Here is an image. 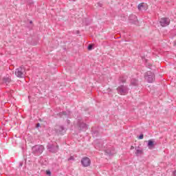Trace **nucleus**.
<instances>
[{
	"mask_svg": "<svg viewBox=\"0 0 176 176\" xmlns=\"http://www.w3.org/2000/svg\"><path fill=\"white\" fill-rule=\"evenodd\" d=\"M47 175H52V172L50 170H46Z\"/></svg>",
	"mask_w": 176,
	"mask_h": 176,
	"instance_id": "24",
	"label": "nucleus"
},
{
	"mask_svg": "<svg viewBox=\"0 0 176 176\" xmlns=\"http://www.w3.org/2000/svg\"><path fill=\"white\" fill-rule=\"evenodd\" d=\"M98 6H100V8H102V3H98Z\"/></svg>",
	"mask_w": 176,
	"mask_h": 176,
	"instance_id": "25",
	"label": "nucleus"
},
{
	"mask_svg": "<svg viewBox=\"0 0 176 176\" xmlns=\"http://www.w3.org/2000/svg\"><path fill=\"white\" fill-rule=\"evenodd\" d=\"M15 75L17 78H23L25 76V67L23 65L16 69Z\"/></svg>",
	"mask_w": 176,
	"mask_h": 176,
	"instance_id": "3",
	"label": "nucleus"
},
{
	"mask_svg": "<svg viewBox=\"0 0 176 176\" xmlns=\"http://www.w3.org/2000/svg\"><path fill=\"white\" fill-rule=\"evenodd\" d=\"M131 84L132 85V86H137V85H138V80L135 78H132L131 80Z\"/></svg>",
	"mask_w": 176,
	"mask_h": 176,
	"instance_id": "15",
	"label": "nucleus"
},
{
	"mask_svg": "<svg viewBox=\"0 0 176 176\" xmlns=\"http://www.w3.org/2000/svg\"><path fill=\"white\" fill-rule=\"evenodd\" d=\"M155 145H156V144L155 143V142H153V140H149L148 141L147 146H148V149H153V148H155Z\"/></svg>",
	"mask_w": 176,
	"mask_h": 176,
	"instance_id": "12",
	"label": "nucleus"
},
{
	"mask_svg": "<svg viewBox=\"0 0 176 176\" xmlns=\"http://www.w3.org/2000/svg\"><path fill=\"white\" fill-rule=\"evenodd\" d=\"M43 151H45V146H43V145L37 144L32 148V152L36 156L41 155V153H43Z\"/></svg>",
	"mask_w": 176,
	"mask_h": 176,
	"instance_id": "2",
	"label": "nucleus"
},
{
	"mask_svg": "<svg viewBox=\"0 0 176 176\" xmlns=\"http://www.w3.org/2000/svg\"><path fill=\"white\" fill-rule=\"evenodd\" d=\"M144 78L148 83H153V80H155V74L148 71L144 74Z\"/></svg>",
	"mask_w": 176,
	"mask_h": 176,
	"instance_id": "4",
	"label": "nucleus"
},
{
	"mask_svg": "<svg viewBox=\"0 0 176 176\" xmlns=\"http://www.w3.org/2000/svg\"><path fill=\"white\" fill-rule=\"evenodd\" d=\"M97 135H98V132L96 131L93 133V137H97Z\"/></svg>",
	"mask_w": 176,
	"mask_h": 176,
	"instance_id": "20",
	"label": "nucleus"
},
{
	"mask_svg": "<svg viewBox=\"0 0 176 176\" xmlns=\"http://www.w3.org/2000/svg\"><path fill=\"white\" fill-rule=\"evenodd\" d=\"M142 8H144V4H142V3H140L138 6V10H141V9H142Z\"/></svg>",
	"mask_w": 176,
	"mask_h": 176,
	"instance_id": "19",
	"label": "nucleus"
},
{
	"mask_svg": "<svg viewBox=\"0 0 176 176\" xmlns=\"http://www.w3.org/2000/svg\"><path fill=\"white\" fill-rule=\"evenodd\" d=\"M120 83H125L126 82V78L120 77Z\"/></svg>",
	"mask_w": 176,
	"mask_h": 176,
	"instance_id": "17",
	"label": "nucleus"
},
{
	"mask_svg": "<svg viewBox=\"0 0 176 176\" xmlns=\"http://www.w3.org/2000/svg\"><path fill=\"white\" fill-rule=\"evenodd\" d=\"M129 90V87L124 85H121L117 87V93L120 96H127Z\"/></svg>",
	"mask_w": 176,
	"mask_h": 176,
	"instance_id": "1",
	"label": "nucleus"
},
{
	"mask_svg": "<svg viewBox=\"0 0 176 176\" xmlns=\"http://www.w3.org/2000/svg\"><path fill=\"white\" fill-rule=\"evenodd\" d=\"M69 1L72 2H75V1H76V0H69Z\"/></svg>",
	"mask_w": 176,
	"mask_h": 176,
	"instance_id": "30",
	"label": "nucleus"
},
{
	"mask_svg": "<svg viewBox=\"0 0 176 176\" xmlns=\"http://www.w3.org/2000/svg\"><path fill=\"white\" fill-rule=\"evenodd\" d=\"M30 24H32V21H30Z\"/></svg>",
	"mask_w": 176,
	"mask_h": 176,
	"instance_id": "32",
	"label": "nucleus"
},
{
	"mask_svg": "<svg viewBox=\"0 0 176 176\" xmlns=\"http://www.w3.org/2000/svg\"><path fill=\"white\" fill-rule=\"evenodd\" d=\"M40 126H41V124H39V123L36 124V127H39Z\"/></svg>",
	"mask_w": 176,
	"mask_h": 176,
	"instance_id": "27",
	"label": "nucleus"
},
{
	"mask_svg": "<svg viewBox=\"0 0 176 176\" xmlns=\"http://www.w3.org/2000/svg\"><path fill=\"white\" fill-rule=\"evenodd\" d=\"M20 166H23V164H21Z\"/></svg>",
	"mask_w": 176,
	"mask_h": 176,
	"instance_id": "34",
	"label": "nucleus"
},
{
	"mask_svg": "<svg viewBox=\"0 0 176 176\" xmlns=\"http://www.w3.org/2000/svg\"><path fill=\"white\" fill-rule=\"evenodd\" d=\"M160 24L162 27H167V25H170V19L162 18L160 20Z\"/></svg>",
	"mask_w": 176,
	"mask_h": 176,
	"instance_id": "7",
	"label": "nucleus"
},
{
	"mask_svg": "<svg viewBox=\"0 0 176 176\" xmlns=\"http://www.w3.org/2000/svg\"><path fill=\"white\" fill-rule=\"evenodd\" d=\"M67 123H69V120H67Z\"/></svg>",
	"mask_w": 176,
	"mask_h": 176,
	"instance_id": "33",
	"label": "nucleus"
},
{
	"mask_svg": "<svg viewBox=\"0 0 176 176\" xmlns=\"http://www.w3.org/2000/svg\"><path fill=\"white\" fill-rule=\"evenodd\" d=\"M129 20L130 23H132L133 24H137V21H138V19H137V16L134 14H131L129 17Z\"/></svg>",
	"mask_w": 176,
	"mask_h": 176,
	"instance_id": "11",
	"label": "nucleus"
},
{
	"mask_svg": "<svg viewBox=\"0 0 176 176\" xmlns=\"http://www.w3.org/2000/svg\"><path fill=\"white\" fill-rule=\"evenodd\" d=\"M136 151L135 153L136 156H140V155H142L144 153V151L142 150H140L138 148H135Z\"/></svg>",
	"mask_w": 176,
	"mask_h": 176,
	"instance_id": "16",
	"label": "nucleus"
},
{
	"mask_svg": "<svg viewBox=\"0 0 176 176\" xmlns=\"http://www.w3.org/2000/svg\"><path fill=\"white\" fill-rule=\"evenodd\" d=\"M105 155H107V156H112L116 153V151H115V148L113 147H110L104 151Z\"/></svg>",
	"mask_w": 176,
	"mask_h": 176,
	"instance_id": "8",
	"label": "nucleus"
},
{
	"mask_svg": "<svg viewBox=\"0 0 176 176\" xmlns=\"http://www.w3.org/2000/svg\"><path fill=\"white\" fill-rule=\"evenodd\" d=\"M131 149H134V146H131Z\"/></svg>",
	"mask_w": 176,
	"mask_h": 176,
	"instance_id": "31",
	"label": "nucleus"
},
{
	"mask_svg": "<svg viewBox=\"0 0 176 176\" xmlns=\"http://www.w3.org/2000/svg\"><path fill=\"white\" fill-rule=\"evenodd\" d=\"M81 164L83 167H89L91 164V161L90 158L85 157L81 160Z\"/></svg>",
	"mask_w": 176,
	"mask_h": 176,
	"instance_id": "6",
	"label": "nucleus"
},
{
	"mask_svg": "<svg viewBox=\"0 0 176 176\" xmlns=\"http://www.w3.org/2000/svg\"><path fill=\"white\" fill-rule=\"evenodd\" d=\"M173 176H176V170L173 172Z\"/></svg>",
	"mask_w": 176,
	"mask_h": 176,
	"instance_id": "28",
	"label": "nucleus"
},
{
	"mask_svg": "<svg viewBox=\"0 0 176 176\" xmlns=\"http://www.w3.org/2000/svg\"><path fill=\"white\" fill-rule=\"evenodd\" d=\"M70 113H71V112L67 111L60 112L58 115V116H68L69 115H70Z\"/></svg>",
	"mask_w": 176,
	"mask_h": 176,
	"instance_id": "14",
	"label": "nucleus"
},
{
	"mask_svg": "<svg viewBox=\"0 0 176 176\" xmlns=\"http://www.w3.org/2000/svg\"><path fill=\"white\" fill-rule=\"evenodd\" d=\"M87 49H88V50H92L93 45H89Z\"/></svg>",
	"mask_w": 176,
	"mask_h": 176,
	"instance_id": "22",
	"label": "nucleus"
},
{
	"mask_svg": "<svg viewBox=\"0 0 176 176\" xmlns=\"http://www.w3.org/2000/svg\"><path fill=\"white\" fill-rule=\"evenodd\" d=\"M78 126L80 130H82V131L87 130V124H86V123H85V122L78 121Z\"/></svg>",
	"mask_w": 176,
	"mask_h": 176,
	"instance_id": "10",
	"label": "nucleus"
},
{
	"mask_svg": "<svg viewBox=\"0 0 176 176\" xmlns=\"http://www.w3.org/2000/svg\"><path fill=\"white\" fill-rule=\"evenodd\" d=\"M148 68H152V65L151 64H148Z\"/></svg>",
	"mask_w": 176,
	"mask_h": 176,
	"instance_id": "26",
	"label": "nucleus"
},
{
	"mask_svg": "<svg viewBox=\"0 0 176 176\" xmlns=\"http://www.w3.org/2000/svg\"><path fill=\"white\" fill-rule=\"evenodd\" d=\"M71 160H75V158L74 157V156H70V157L68 158V161H69V162H71Z\"/></svg>",
	"mask_w": 176,
	"mask_h": 176,
	"instance_id": "21",
	"label": "nucleus"
},
{
	"mask_svg": "<svg viewBox=\"0 0 176 176\" xmlns=\"http://www.w3.org/2000/svg\"><path fill=\"white\" fill-rule=\"evenodd\" d=\"M47 149L50 152L52 153H56V152H58V145H56V144H47Z\"/></svg>",
	"mask_w": 176,
	"mask_h": 176,
	"instance_id": "5",
	"label": "nucleus"
},
{
	"mask_svg": "<svg viewBox=\"0 0 176 176\" xmlns=\"http://www.w3.org/2000/svg\"><path fill=\"white\" fill-rule=\"evenodd\" d=\"M139 140H143L144 139V134H141L139 137H138Z\"/></svg>",
	"mask_w": 176,
	"mask_h": 176,
	"instance_id": "23",
	"label": "nucleus"
},
{
	"mask_svg": "<svg viewBox=\"0 0 176 176\" xmlns=\"http://www.w3.org/2000/svg\"><path fill=\"white\" fill-rule=\"evenodd\" d=\"M28 3H30V5H32V3H34V2H32V1H30H30H29Z\"/></svg>",
	"mask_w": 176,
	"mask_h": 176,
	"instance_id": "29",
	"label": "nucleus"
},
{
	"mask_svg": "<svg viewBox=\"0 0 176 176\" xmlns=\"http://www.w3.org/2000/svg\"><path fill=\"white\" fill-rule=\"evenodd\" d=\"M55 130L58 134H65V128L63 126H56Z\"/></svg>",
	"mask_w": 176,
	"mask_h": 176,
	"instance_id": "9",
	"label": "nucleus"
},
{
	"mask_svg": "<svg viewBox=\"0 0 176 176\" xmlns=\"http://www.w3.org/2000/svg\"><path fill=\"white\" fill-rule=\"evenodd\" d=\"M95 148H96V149H98V148H99V149H102V144H98V143H97Z\"/></svg>",
	"mask_w": 176,
	"mask_h": 176,
	"instance_id": "18",
	"label": "nucleus"
},
{
	"mask_svg": "<svg viewBox=\"0 0 176 176\" xmlns=\"http://www.w3.org/2000/svg\"><path fill=\"white\" fill-rule=\"evenodd\" d=\"M12 82V79L9 76H6L3 78V82L6 85H9Z\"/></svg>",
	"mask_w": 176,
	"mask_h": 176,
	"instance_id": "13",
	"label": "nucleus"
}]
</instances>
